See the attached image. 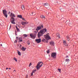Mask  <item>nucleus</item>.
I'll list each match as a JSON object with an SVG mask.
<instances>
[{"mask_svg":"<svg viewBox=\"0 0 78 78\" xmlns=\"http://www.w3.org/2000/svg\"><path fill=\"white\" fill-rule=\"evenodd\" d=\"M26 49H27V48H24V47H23V46L22 47V48H21L22 50V51H25V50H26Z\"/></svg>","mask_w":78,"mask_h":78,"instance_id":"12","label":"nucleus"},{"mask_svg":"<svg viewBox=\"0 0 78 78\" xmlns=\"http://www.w3.org/2000/svg\"><path fill=\"white\" fill-rule=\"evenodd\" d=\"M18 55H19L20 56V55H21V54H20V51H18Z\"/></svg>","mask_w":78,"mask_h":78,"instance_id":"24","label":"nucleus"},{"mask_svg":"<svg viewBox=\"0 0 78 78\" xmlns=\"http://www.w3.org/2000/svg\"><path fill=\"white\" fill-rule=\"evenodd\" d=\"M17 40H16L14 42V43H17Z\"/></svg>","mask_w":78,"mask_h":78,"instance_id":"33","label":"nucleus"},{"mask_svg":"<svg viewBox=\"0 0 78 78\" xmlns=\"http://www.w3.org/2000/svg\"><path fill=\"white\" fill-rule=\"evenodd\" d=\"M44 5L45 8H46L47 9H50V5L48 3H45L44 4Z\"/></svg>","mask_w":78,"mask_h":78,"instance_id":"5","label":"nucleus"},{"mask_svg":"<svg viewBox=\"0 0 78 78\" xmlns=\"http://www.w3.org/2000/svg\"><path fill=\"white\" fill-rule=\"evenodd\" d=\"M11 22L12 21L14 22V21H15V19L12 17L11 18Z\"/></svg>","mask_w":78,"mask_h":78,"instance_id":"13","label":"nucleus"},{"mask_svg":"<svg viewBox=\"0 0 78 78\" xmlns=\"http://www.w3.org/2000/svg\"><path fill=\"white\" fill-rule=\"evenodd\" d=\"M56 56V53H52L51 54V56L54 58H55Z\"/></svg>","mask_w":78,"mask_h":78,"instance_id":"8","label":"nucleus"},{"mask_svg":"<svg viewBox=\"0 0 78 78\" xmlns=\"http://www.w3.org/2000/svg\"><path fill=\"white\" fill-rule=\"evenodd\" d=\"M11 25H10V28H9V29H11Z\"/></svg>","mask_w":78,"mask_h":78,"instance_id":"42","label":"nucleus"},{"mask_svg":"<svg viewBox=\"0 0 78 78\" xmlns=\"http://www.w3.org/2000/svg\"><path fill=\"white\" fill-rule=\"evenodd\" d=\"M37 28H36V30L39 31V30H40L41 29H42V28H44V27L43 26V25H41L37 27Z\"/></svg>","mask_w":78,"mask_h":78,"instance_id":"4","label":"nucleus"},{"mask_svg":"<svg viewBox=\"0 0 78 78\" xmlns=\"http://www.w3.org/2000/svg\"><path fill=\"white\" fill-rule=\"evenodd\" d=\"M66 61L67 62H69L70 61V60L69 59H67L66 60Z\"/></svg>","mask_w":78,"mask_h":78,"instance_id":"20","label":"nucleus"},{"mask_svg":"<svg viewBox=\"0 0 78 78\" xmlns=\"http://www.w3.org/2000/svg\"><path fill=\"white\" fill-rule=\"evenodd\" d=\"M3 13L4 14V16L6 17L7 18L8 17V15L7 14V11L6 10H2Z\"/></svg>","mask_w":78,"mask_h":78,"instance_id":"3","label":"nucleus"},{"mask_svg":"<svg viewBox=\"0 0 78 78\" xmlns=\"http://www.w3.org/2000/svg\"><path fill=\"white\" fill-rule=\"evenodd\" d=\"M69 26H70V27H72V22L70 23H69Z\"/></svg>","mask_w":78,"mask_h":78,"instance_id":"25","label":"nucleus"},{"mask_svg":"<svg viewBox=\"0 0 78 78\" xmlns=\"http://www.w3.org/2000/svg\"><path fill=\"white\" fill-rule=\"evenodd\" d=\"M22 25H27L28 23V22L26 21V22H22L21 23Z\"/></svg>","mask_w":78,"mask_h":78,"instance_id":"9","label":"nucleus"},{"mask_svg":"<svg viewBox=\"0 0 78 78\" xmlns=\"http://www.w3.org/2000/svg\"><path fill=\"white\" fill-rule=\"evenodd\" d=\"M33 73H34L32 72L31 73V76H33Z\"/></svg>","mask_w":78,"mask_h":78,"instance_id":"38","label":"nucleus"},{"mask_svg":"<svg viewBox=\"0 0 78 78\" xmlns=\"http://www.w3.org/2000/svg\"><path fill=\"white\" fill-rule=\"evenodd\" d=\"M17 17L18 18H20V19H22V15H17Z\"/></svg>","mask_w":78,"mask_h":78,"instance_id":"15","label":"nucleus"},{"mask_svg":"<svg viewBox=\"0 0 78 78\" xmlns=\"http://www.w3.org/2000/svg\"><path fill=\"white\" fill-rule=\"evenodd\" d=\"M34 16V15H35V14H34V15H33Z\"/></svg>","mask_w":78,"mask_h":78,"instance_id":"48","label":"nucleus"},{"mask_svg":"<svg viewBox=\"0 0 78 78\" xmlns=\"http://www.w3.org/2000/svg\"><path fill=\"white\" fill-rule=\"evenodd\" d=\"M14 60H15V61H16V62H17V59H16V58H14Z\"/></svg>","mask_w":78,"mask_h":78,"instance_id":"28","label":"nucleus"},{"mask_svg":"<svg viewBox=\"0 0 78 78\" xmlns=\"http://www.w3.org/2000/svg\"><path fill=\"white\" fill-rule=\"evenodd\" d=\"M16 39L17 41L18 40V37H16Z\"/></svg>","mask_w":78,"mask_h":78,"instance_id":"37","label":"nucleus"},{"mask_svg":"<svg viewBox=\"0 0 78 78\" xmlns=\"http://www.w3.org/2000/svg\"><path fill=\"white\" fill-rule=\"evenodd\" d=\"M44 37L45 38L47 41H48V40H49V39H50V36H49V35H48V34L44 35Z\"/></svg>","mask_w":78,"mask_h":78,"instance_id":"6","label":"nucleus"},{"mask_svg":"<svg viewBox=\"0 0 78 78\" xmlns=\"http://www.w3.org/2000/svg\"><path fill=\"white\" fill-rule=\"evenodd\" d=\"M16 72V70H13V72Z\"/></svg>","mask_w":78,"mask_h":78,"instance_id":"41","label":"nucleus"},{"mask_svg":"<svg viewBox=\"0 0 78 78\" xmlns=\"http://www.w3.org/2000/svg\"><path fill=\"white\" fill-rule=\"evenodd\" d=\"M46 52L47 53H50V51L48 50V51H46Z\"/></svg>","mask_w":78,"mask_h":78,"instance_id":"31","label":"nucleus"},{"mask_svg":"<svg viewBox=\"0 0 78 78\" xmlns=\"http://www.w3.org/2000/svg\"><path fill=\"white\" fill-rule=\"evenodd\" d=\"M9 70H11V68H9Z\"/></svg>","mask_w":78,"mask_h":78,"instance_id":"46","label":"nucleus"},{"mask_svg":"<svg viewBox=\"0 0 78 78\" xmlns=\"http://www.w3.org/2000/svg\"><path fill=\"white\" fill-rule=\"evenodd\" d=\"M22 20H24L25 21V19H24V18H22Z\"/></svg>","mask_w":78,"mask_h":78,"instance_id":"39","label":"nucleus"},{"mask_svg":"<svg viewBox=\"0 0 78 78\" xmlns=\"http://www.w3.org/2000/svg\"><path fill=\"white\" fill-rule=\"evenodd\" d=\"M41 18H43V19H45V16H44L43 15L41 16Z\"/></svg>","mask_w":78,"mask_h":78,"instance_id":"22","label":"nucleus"},{"mask_svg":"<svg viewBox=\"0 0 78 78\" xmlns=\"http://www.w3.org/2000/svg\"><path fill=\"white\" fill-rule=\"evenodd\" d=\"M10 12H9V13H10Z\"/></svg>","mask_w":78,"mask_h":78,"instance_id":"47","label":"nucleus"},{"mask_svg":"<svg viewBox=\"0 0 78 78\" xmlns=\"http://www.w3.org/2000/svg\"><path fill=\"white\" fill-rule=\"evenodd\" d=\"M67 39L68 41H70V39H69V36H66Z\"/></svg>","mask_w":78,"mask_h":78,"instance_id":"19","label":"nucleus"},{"mask_svg":"<svg viewBox=\"0 0 78 78\" xmlns=\"http://www.w3.org/2000/svg\"><path fill=\"white\" fill-rule=\"evenodd\" d=\"M18 39H19V40L20 42H22L23 40H22V38H21V37H19V38H18Z\"/></svg>","mask_w":78,"mask_h":78,"instance_id":"16","label":"nucleus"},{"mask_svg":"<svg viewBox=\"0 0 78 78\" xmlns=\"http://www.w3.org/2000/svg\"><path fill=\"white\" fill-rule=\"evenodd\" d=\"M37 71V70H36V69H35L34 70H33L32 72L33 73H34L35 72H36Z\"/></svg>","mask_w":78,"mask_h":78,"instance_id":"26","label":"nucleus"},{"mask_svg":"<svg viewBox=\"0 0 78 78\" xmlns=\"http://www.w3.org/2000/svg\"><path fill=\"white\" fill-rule=\"evenodd\" d=\"M45 32H47V29H43L42 30H40V32L38 33V37L39 38V37L42 36Z\"/></svg>","mask_w":78,"mask_h":78,"instance_id":"1","label":"nucleus"},{"mask_svg":"<svg viewBox=\"0 0 78 78\" xmlns=\"http://www.w3.org/2000/svg\"><path fill=\"white\" fill-rule=\"evenodd\" d=\"M64 45H65V46H68V44H67L66 43H65V44H64Z\"/></svg>","mask_w":78,"mask_h":78,"instance_id":"30","label":"nucleus"},{"mask_svg":"<svg viewBox=\"0 0 78 78\" xmlns=\"http://www.w3.org/2000/svg\"><path fill=\"white\" fill-rule=\"evenodd\" d=\"M57 37H58V38H59L60 37V36H59V34H58V35H57Z\"/></svg>","mask_w":78,"mask_h":78,"instance_id":"32","label":"nucleus"},{"mask_svg":"<svg viewBox=\"0 0 78 78\" xmlns=\"http://www.w3.org/2000/svg\"><path fill=\"white\" fill-rule=\"evenodd\" d=\"M10 16L11 17H15L16 16H15V15L12 13H11V14H10Z\"/></svg>","mask_w":78,"mask_h":78,"instance_id":"11","label":"nucleus"},{"mask_svg":"<svg viewBox=\"0 0 78 78\" xmlns=\"http://www.w3.org/2000/svg\"><path fill=\"white\" fill-rule=\"evenodd\" d=\"M22 47V45H21V44H20V47Z\"/></svg>","mask_w":78,"mask_h":78,"instance_id":"43","label":"nucleus"},{"mask_svg":"<svg viewBox=\"0 0 78 78\" xmlns=\"http://www.w3.org/2000/svg\"><path fill=\"white\" fill-rule=\"evenodd\" d=\"M46 41V40H45L44 39H43L42 41V42H45Z\"/></svg>","mask_w":78,"mask_h":78,"instance_id":"23","label":"nucleus"},{"mask_svg":"<svg viewBox=\"0 0 78 78\" xmlns=\"http://www.w3.org/2000/svg\"><path fill=\"white\" fill-rule=\"evenodd\" d=\"M11 23L13 24H16V23L14 21H11Z\"/></svg>","mask_w":78,"mask_h":78,"instance_id":"27","label":"nucleus"},{"mask_svg":"<svg viewBox=\"0 0 78 78\" xmlns=\"http://www.w3.org/2000/svg\"><path fill=\"white\" fill-rule=\"evenodd\" d=\"M16 28L18 32H20V30H19V29L17 27V26H16Z\"/></svg>","mask_w":78,"mask_h":78,"instance_id":"14","label":"nucleus"},{"mask_svg":"<svg viewBox=\"0 0 78 78\" xmlns=\"http://www.w3.org/2000/svg\"><path fill=\"white\" fill-rule=\"evenodd\" d=\"M27 44H28V45H30V43L29 41H27Z\"/></svg>","mask_w":78,"mask_h":78,"instance_id":"36","label":"nucleus"},{"mask_svg":"<svg viewBox=\"0 0 78 78\" xmlns=\"http://www.w3.org/2000/svg\"><path fill=\"white\" fill-rule=\"evenodd\" d=\"M35 41L37 43V44H39V43H41V39L40 38L36 39L35 40Z\"/></svg>","mask_w":78,"mask_h":78,"instance_id":"7","label":"nucleus"},{"mask_svg":"<svg viewBox=\"0 0 78 78\" xmlns=\"http://www.w3.org/2000/svg\"><path fill=\"white\" fill-rule=\"evenodd\" d=\"M66 59H68L69 58V56H66Z\"/></svg>","mask_w":78,"mask_h":78,"instance_id":"35","label":"nucleus"},{"mask_svg":"<svg viewBox=\"0 0 78 78\" xmlns=\"http://www.w3.org/2000/svg\"><path fill=\"white\" fill-rule=\"evenodd\" d=\"M63 44H66V41H63Z\"/></svg>","mask_w":78,"mask_h":78,"instance_id":"29","label":"nucleus"},{"mask_svg":"<svg viewBox=\"0 0 78 78\" xmlns=\"http://www.w3.org/2000/svg\"><path fill=\"white\" fill-rule=\"evenodd\" d=\"M50 44L51 45H52L53 46L54 45V42L53 41H51L50 42Z\"/></svg>","mask_w":78,"mask_h":78,"instance_id":"17","label":"nucleus"},{"mask_svg":"<svg viewBox=\"0 0 78 78\" xmlns=\"http://www.w3.org/2000/svg\"><path fill=\"white\" fill-rule=\"evenodd\" d=\"M24 27H25V26H24Z\"/></svg>","mask_w":78,"mask_h":78,"instance_id":"50","label":"nucleus"},{"mask_svg":"<svg viewBox=\"0 0 78 78\" xmlns=\"http://www.w3.org/2000/svg\"><path fill=\"white\" fill-rule=\"evenodd\" d=\"M32 14H33V13H32Z\"/></svg>","mask_w":78,"mask_h":78,"instance_id":"49","label":"nucleus"},{"mask_svg":"<svg viewBox=\"0 0 78 78\" xmlns=\"http://www.w3.org/2000/svg\"><path fill=\"white\" fill-rule=\"evenodd\" d=\"M42 64H43L42 62H38L36 66L37 70H39L40 68L42 66Z\"/></svg>","mask_w":78,"mask_h":78,"instance_id":"2","label":"nucleus"},{"mask_svg":"<svg viewBox=\"0 0 78 78\" xmlns=\"http://www.w3.org/2000/svg\"><path fill=\"white\" fill-rule=\"evenodd\" d=\"M7 69H8V68H6V70H7Z\"/></svg>","mask_w":78,"mask_h":78,"instance_id":"44","label":"nucleus"},{"mask_svg":"<svg viewBox=\"0 0 78 78\" xmlns=\"http://www.w3.org/2000/svg\"><path fill=\"white\" fill-rule=\"evenodd\" d=\"M1 46H2V44H1Z\"/></svg>","mask_w":78,"mask_h":78,"instance_id":"45","label":"nucleus"},{"mask_svg":"<svg viewBox=\"0 0 78 78\" xmlns=\"http://www.w3.org/2000/svg\"><path fill=\"white\" fill-rule=\"evenodd\" d=\"M31 65V63H30L29 66V67H30Z\"/></svg>","mask_w":78,"mask_h":78,"instance_id":"34","label":"nucleus"},{"mask_svg":"<svg viewBox=\"0 0 78 78\" xmlns=\"http://www.w3.org/2000/svg\"><path fill=\"white\" fill-rule=\"evenodd\" d=\"M23 36L24 37H27V35L26 34H24L23 35Z\"/></svg>","mask_w":78,"mask_h":78,"instance_id":"21","label":"nucleus"},{"mask_svg":"<svg viewBox=\"0 0 78 78\" xmlns=\"http://www.w3.org/2000/svg\"><path fill=\"white\" fill-rule=\"evenodd\" d=\"M22 9L23 10H24L25 9V7H24V5H22Z\"/></svg>","mask_w":78,"mask_h":78,"instance_id":"18","label":"nucleus"},{"mask_svg":"<svg viewBox=\"0 0 78 78\" xmlns=\"http://www.w3.org/2000/svg\"><path fill=\"white\" fill-rule=\"evenodd\" d=\"M30 36L31 38H32V39H35V37H36V36H35V35L33 34H30Z\"/></svg>","mask_w":78,"mask_h":78,"instance_id":"10","label":"nucleus"},{"mask_svg":"<svg viewBox=\"0 0 78 78\" xmlns=\"http://www.w3.org/2000/svg\"><path fill=\"white\" fill-rule=\"evenodd\" d=\"M58 70L59 71V72H61V69H58Z\"/></svg>","mask_w":78,"mask_h":78,"instance_id":"40","label":"nucleus"}]
</instances>
